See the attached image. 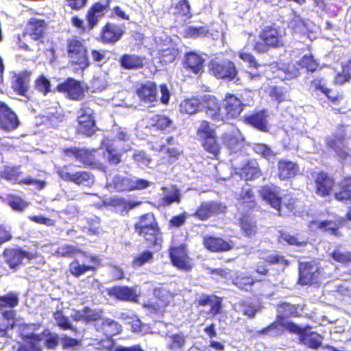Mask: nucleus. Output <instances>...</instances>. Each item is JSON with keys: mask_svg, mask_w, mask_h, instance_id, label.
Instances as JSON below:
<instances>
[{"mask_svg": "<svg viewBox=\"0 0 351 351\" xmlns=\"http://www.w3.org/2000/svg\"><path fill=\"white\" fill-rule=\"evenodd\" d=\"M135 230L139 235L143 236L156 250L161 247L162 241L161 234L152 213L143 215L138 222L136 223Z\"/></svg>", "mask_w": 351, "mask_h": 351, "instance_id": "1", "label": "nucleus"}, {"mask_svg": "<svg viewBox=\"0 0 351 351\" xmlns=\"http://www.w3.org/2000/svg\"><path fill=\"white\" fill-rule=\"evenodd\" d=\"M284 32L273 27H265L261 34L260 42L254 45L258 52L266 51L268 47H277L283 45Z\"/></svg>", "mask_w": 351, "mask_h": 351, "instance_id": "2", "label": "nucleus"}, {"mask_svg": "<svg viewBox=\"0 0 351 351\" xmlns=\"http://www.w3.org/2000/svg\"><path fill=\"white\" fill-rule=\"evenodd\" d=\"M154 294L158 298V302L143 306L151 314H162L165 308L173 303L174 298L178 295V293H171L164 287L156 288Z\"/></svg>", "mask_w": 351, "mask_h": 351, "instance_id": "3", "label": "nucleus"}, {"mask_svg": "<svg viewBox=\"0 0 351 351\" xmlns=\"http://www.w3.org/2000/svg\"><path fill=\"white\" fill-rule=\"evenodd\" d=\"M68 55L70 62L77 65L80 69H84L89 65L86 54V49L82 41L71 39L68 44Z\"/></svg>", "mask_w": 351, "mask_h": 351, "instance_id": "4", "label": "nucleus"}, {"mask_svg": "<svg viewBox=\"0 0 351 351\" xmlns=\"http://www.w3.org/2000/svg\"><path fill=\"white\" fill-rule=\"evenodd\" d=\"M209 69L213 75L218 78L232 80L237 74L234 63L226 58L213 59L210 62Z\"/></svg>", "mask_w": 351, "mask_h": 351, "instance_id": "5", "label": "nucleus"}, {"mask_svg": "<svg viewBox=\"0 0 351 351\" xmlns=\"http://www.w3.org/2000/svg\"><path fill=\"white\" fill-rule=\"evenodd\" d=\"M97 331L103 333L106 337L107 340L105 341L104 348L110 350L113 346V342L110 337L119 334L121 330V326L117 322L108 319L101 317V319L97 320L95 327Z\"/></svg>", "mask_w": 351, "mask_h": 351, "instance_id": "6", "label": "nucleus"}, {"mask_svg": "<svg viewBox=\"0 0 351 351\" xmlns=\"http://www.w3.org/2000/svg\"><path fill=\"white\" fill-rule=\"evenodd\" d=\"M58 174L65 181L73 182L76 184L90 186L93 184L94 178L86 171H77L73 173L69 171V167L64 166L58 168Z\"/></svg>", "mask_w": 351, "mask_h": 351, "instance_id": "7", "label": "nucleus"}, {"mask_svg": "<svg viewBox=\"0 0 351 351\" xmlns=\"http://www.w3.org/2000/svg\"><path fill=\"white\" fill-rule=\"evenodd\" d=\"M299 282L305 285L317 283L321 271L315 263H301L299 267Z\"/></svg>", "mask_w": 351, "mask_h": 351, "instance_id": "8", "label": "nucleus"}, {"mask_svg": "<svg viewBox=\"0 0 351 351\" xmlns=\"http://www.w3.org/2000/svg\"><path fill=\"white\" fill-rule=\"evenodd\" d=\"M60 92L66 93L72 99H81L84 97L86 87L80 82L74 79H67L58 86Z\"/></svg>", "mask_w": 351, "mask_h": 351, "instance_id": "9", "label": "nucleus"}, {"mask_svg": "<svg viewBox=\"0 0 351 351\" xmlns=\"http://www.w3.org/2000/svg\"><path fill=\"white\" fill-rule=\"evenodd\" d=\"M19 125L16 114L5 103L0 101V128L10 132L15 130Z\"/></svg>", "mask_w": 351, "mask_h": 351, "instance_id": "10", "label": "nucleus"}, {"mask_svg": "<svg viewBox=\"0 0 351 351\" xmlns=\"http://www.w3.org/2000/svg\"><path fill=\"white\" fill-rule=\"evenodd\" d=\"M259 195L264 201L280 213L281 211V190L276 186H266L260 189Z\"/></svg>", "mask_w": 351, "mask_h": 351, "instance_id": "11", "label": "nucleus"}, {"mask_svg": "<svg viewBox=\"0 0 351 351\" xmlns=\"http://www.w3.org/2000/svg\"><path fill=\"white\" fill-rule=\"evenodd\" d=\"M78 130L86 135H90L95 131V120L93 110L88 107H84L79 111Z\"/></svg>", "mask_w": 351, "mask_h": 351, "instance_id": "12", "label": "nucleus"}, {"mask_svg": "<svg viewBox=\"0 0 351 351\" xmlns=\"http://www.w3.org/2000/svg\"><path fill=\"white\" fill-rule=\"evenodd\" d=\"M96 150L88 151L86 149L71 148L65 150L66 156H74L77 160L86 165L100 167L101 165L95 161V153Z\"/></svg>", "mask_w": 351, "mask_h": 351, "instance_id": "13", "label": "nucleus"}, {"mask_svg": "<svg viewBox=\"0 0 351 351\" xmlns=\"http://www.w3.org/2000/svg\"><path fill=\"white\" fill-rule=\"evenodd\" d=\"M282 329H285L293 333L299 334L300 337L304 330V328H302L292 322H289L285 319H277L275 322L259 330L258 332L260 335H265L268 334L270 331L277 330L276 332H274V335H276L278 332L281 331Z\"/></svg>", "mask_w": 351, "mask_h": 351, "instance_id": "14", "label": "nucleus"}, {"mask_svg": "<svg viewBox=\"0 0 351 351\" xmlns=\"http://www.w3.org/2000/svg\"><path fill=\"white\" fill-rule=\"evenodd\" d=\"M170 257L173 265L180 269L187 271L192 267L184 245L171 248Z\"/></svg>", "mask_w": 351, "mask_h": 351, "instance_id": "15", "label": "nucleus"}, {"mask_svg": "<svg viewBox=\"0 0 351 351\" xmlns=\"http://www.w3.org/2000/svg\"><path fill=\"white\" fill-rule=\"evenodd\" d=\"M3 257L5 263L11 269H15L22 264L26 258L30 260L34 257L33 254L18 249H5L3 252Z\"/></svg>", "mask_w": 351, "mask_h": 351, "instance_id": "16", "label": "nucleus"}, {"mask_svg": "<svg viewBox=\"0 0 351 351\" xmlns=\"http://www.w3.org/2000/svg\"><path fill=\"white\" fill-rule=\"evenodd\" d=\"M224 118L228 119L238 117L243 110L241 101L234 95H229L224 100Z\"/></svg>", "mask_w": 351, "mask_h": 351, "instance_id": "17", "label": "nucleus"}, {"mask_svg": "<svg viewBox=\"0 0 351 351\" xmlns=\"http://www.w3.org/2000/svg\"><path fill=\"white\" fill-rule=\"evenodd\" d=\"M156 85L154 82L148 81L141 84L136 88V94L141 101L152 103L156 99Z\"/></svg>", "mask_w": 351, "mask_h": 351, "instance_id": "18", "label": "nucleus"}, {"mask_svg": "<svg viewBox=\"0 0 351 351\" xmlns=\"http://www.w3.org/2000/svg\"><path fill=\"white\" fill-rule=\"evenodd\" d=\"M299 172L298 165L292 161L282 159L278 162V177L287 180L295 177Z\"/></svg>", "mask_w": 351, "mask_h": 351, "instance_id": "19", "label": "nucleus"}, {"mask_svg": "<svg viewBox=\"0 0 351 351\" xmlns=\"http://www.w3.org/2000/svg\"><path fill=\"white\" fill-rule=\"evenodd\" d=\"M239 57L243 61L247 62L249 64V66L252 68H256L258 69L257 73H253L252 71H248L246 73V77L250 80H258L260 79L261 74L263 72H265L266 69H273L276 66L268 65V66H261L258 65L254 58L250 53L241 52L239 53Z\"/></svg>", "mask_w": 351, "mask_h": 351, "instance_id": "20", "label": "nucleus"}, {"mask_svg": "<svg viewBox=\"0 0 351 351\" xmlns=\"http://www.w3.org/2000/svg\"><path fill=\"white\" fill-rule=\"evenodd\" d=\"M19 176V171L17 168L6 167L3 171L1 172V178L11 182L24 183L27 184H34L39 189H41L45 186L44 182L37 181L32 180L30 178H27L23 180L19 181L18 176Z\"/></svg>", "mask_w": 351, "mask_h": 351, "instance_id": "21", "label": "nucleus"}, {"mask_svg": "<svg viewBox=\"0 0 351 351\" xmlns=\"http://www.w3.org/2000/svg\"><path fill=\"white\" fill-rule=\"evenodd\" d=\"M224 208L221 204L217 202H204L200 205L194 215L202 220H204L214 214L223 212Z\"/></svg>", "mask_w": 351, "mask_h": 351, "instance_id": "22", "label": "nucleus"}, {"mask_svg": "<svg viewBox=\"0 0 351 351\" xmlns=\"http://www.w3.org/2000/svg\"><path fill=\"white\" fill-rule=\"evenodd\" d=\"M75 321L95 322V327L97 320L101 319V311L93 310L88 307L84 308L82 311H75L71 315Z\"/></svg>", "mask_w": 351, "mask_h": 351, "instance_id": "23", "label": "nucleus"}, {"mask_svg": "<svg viewBox=\"0 0 351 351\" xmlns=\"http://www.w3.org/2000/svg\"><path fill=\"white\" fill-rule=\"evenodd\" d=\"M333 186V180L324 173H318L315 178L316 193L320 196L329 195Z\"/></svg>", "mask_w": 351, "mask_h": 351, "instance_id": "24", "label": "nucleus"}, {"mask_svg": "<svg viewBox=\"0 0 351 351\" xmlns=\"http://www.w3.org/2000/svg\"><path fill=\"white\" fill-rule=\"evenodd\" d=\"M204 60L195 52H189L184 56V66L194 73H198L203 69Z\"/></svg>", "mask_w": 351, "mask_h": 351, "instance_id": "25", "label": "nucleus"}, {"mask_svg": "<svg viewBox=\"0 0 351 351\" xmlns=\"http://www.w3.org/2000/svg\"><path fill=\"white\" fill-rule=\"evenodd\" d=\"M223 141L232 150H237L242 147L244 138L238 129H233L223 135Z\"/></svg>", "mask_w": 351, "mask_h": 351, "instance_id": "26", "label": "nucleus"}, {"mask_svg": "<svg viewBox=\"0 0 351 351\" xmlns=\"http://www.w3.org/2000/svg\"><path fill=\"white\" fill-rule=\"evenodd\" d=\"M123 30L117 25L108 23L103 29L102 39L106 43H115L118 41L122 35Z\"/></svg>", "mask_w": 351, "mask_h": 351, "instance_id": "27", "label": "nucleus"}, {"mask_svg": "<svg viewBox=\"0 0 351 351\" xmlns=\"http://www.w3.org/2000/svg\"><path fill=\"white\" fill-rule=\"evenodd\" d=\"M109 294L121 300L136 301V291L128 287H114L109 290Z\"/></svg>", "mask_w": 351, "mask_h": 351, "instance_id": "28", "label": "nucleus"}, {"mask_svg": "<svg viewBox=\"0 0 351 351\" xmlns=\"http://www.w3.org/2000/svg\"><path fill=\"white\" fill-rule=\"evenodd\" d=\"M206 113L214 120L223 121L224 112L220 108L219 104L215 97L209 96L206 103Z\"/></svg>", "mask_w": 351, "mask_h": 351, "instance_id": "29", "label": "nucleus"}, {"mask_svg": "<svg viewBox=\"0 0 351 351\" xmlns=\"http://www.w3.org/2000/svg\"><path fill=\"white\" fill-rule=\"evenodd\" d=\"M76 257L77 258L75 259L69 265L70 271L73 276L79 277L88 271H93L95 269V266L90 265H86L84 264L85 261L82 260V258H88L86 255V256L78 255Z\"/></svg>", "mask_w": 351, "mask_h": 351, "instance_id": "30", "label": "nucleus"}, {"mask_svg": "<svg viewBox=\"0 0 351 351\" xmlns=\"http://www.w3.org/2000/svg\"><path fill=\"white\" fill-rule=\"evenodd\" d=\"M15 80L12 82V87L15 92L21 95H25L28 90L30 79V73L25 71L14 76Z\"/></svg>", "mask_w": 351, "mask_h": 351, "instance_id": "31", "label": "nucleus"}, {"mask_svg": "<svg viewBox=\"0 0 351 351\" xmlns=\"http://www.w3.org/2000/svg\"><path fill=\"white\" fill-rule=\"evenodd\" d=\"M205 247L212 252L226 251L231 249L230 243L220 238L206 237L204 240Z\"/></svg>", "mask_w": 351, "mask_h": 351, "instance_id": "32", "label": "nucleus"}, {"mask_svg": "<svg viewBox=\"0 0 351 351\" xmlns=\"http://www.w3.org/2000/svg\"><path fill=\"white\" fill-rule=\"evenodd\" d=\"M300 341L311 348H317L322 343V337L317 332H311L310 328H305L300 336Z\"/></svg>", "mask_w": 351, "mask_h": 351, "instance_id": "33", "label": "nucleus"}, {"mask_svg": "<svg viewBox=\"0 0 351 351\" xmlns=\"http://www.w3.org/2000/svg\"><path fill=\"white\" fill-rule=\"evenodd\" d=\"M173 138L169 137L166 139L167 144L160 145L158 149L159 152L167 154L168 161L172 162L182 154V151L177 147H173Z\"/></svg>", "mask_w": 351, "mask_h": 351, "instance_id": "34", "label": "nucleus"}, {"mask_svg": "<svg viewBox=\"0 0 351 351\" xmlns=\"http://www.w3.org/2000/svg\"><path fill=\"white\" fill-rule=\"evenodd\" d=\"M144 59L136 54H125L120 58L121 66L126 69H136L143 66Z\"/></svg>", "mask_w": 351, "mask_h": 351, "instance_id": "35", "label": "nucleus"}, {"mask_svg": "<svg viewBox=\"0 0 351 351\" xmlns=\"http://www.w3.org/2000/svg\"><path fill=\"white\" fill-rule=\"evenodd\" d=\"M113 144L114 141L106 137L101 141V147L106 151V154H104V157L107 158V160L110 164L116 165L120 162V156L116 149L113 148Z\"/></svg>", "mask_w": 351, "mask_h": 351, "instance_id": "36", "label": "nucleus"}, {"mask_svg": "<svg viewBox=\"0 0 351 351\" xmlns=\"http://www.w3.org/2000/svg\"><path fill=\"white\" fill-rule=\"evenodd\" d=\"M45 28V22L41 19H32L28 23L27 29L34 40L40 38L43 35Z\"/></svg>", "mask_w": 351, "mask_h": 351, "instance_id": "37", "label": "nucleus"}, {"mask_svg": "<svg viewBox=\"0 0 351 351\" xmlns=\"http://www.w3.org/2000/svg\"><path fill=\"white\" fill-rule=\"evenodd\" d=\"M326 143L328 147L334 150V152L342 159H344L346 156L349 155V151L343 139L337 138H328L326 140Z\"/></svg>", "mask_w": 351, "mask_h": 351, "instance_id": "38", "label": "nucleus"}, {"mask_svg": "<svg viewBox=\"0 0 351 351\" xmlns=\"http://www.w3.org/2000/svg\"><path fill=\"white\" fill-rule=\"evenodd\" d=\"M40 338L34 334L25 335V343L16 351H41Z\"/></svg>", "mask_w": 351, "mask_h": 351, "instance_id": "39", "label": "nucleus"}, {"mask_svg": "<svg viewBox=\"0 0 351 351\" xmlns=\"http://www.w3.org/2000/svg\"><path fill=\"white\" fill-rule=\"evenodd\" d=\"M240 173L245 180H253L261 176V171L258 163L254 161H250L244 167L241 169Z\"/></svg>", "mask_w": 351, "mask_h": 351, "instance_id": "40", "label": "nucleus"}, {"mask_svg": "<svg viewBox=\"0 0 351 351\" xmlns=\"http://www.w3.org/2000/svg\"><path fill=\"white\" fill-rule=\"evenodd\" d=\"M106 6L101 3H95L88 12L87 19L90 27H93L97 21L104 16Z\"/></svg>", "mask_w": 351, "mask_h": 351, "instance_id": "41", "label": "nucleus"}, {"mask_svg": "<svg viewBox=\"0 0 351 351\" xmlns=\"http://www.w3.org/2000/svg\"><path fill=\"white\" fill-rule=\"evenodd\" d=\"M247 122L254 128L266 131L267 128V114L265 111H261L247 118Z\"/></svg>", "mask_w": 351, "mask_h": 351, "instance_id": "42", "label": "nucleus"}, {"mask_svg": "<svg viewBox=\"0 0 351 351\" xmlns=\"http://www.w3.org/2000/svg\"><path fill=\"white\" fill-rule=\"evenodd\" d=\"M173 14L176 16L184 18L183 20L191 18V8L188 0H178L174 3Z\"/></svg>", "mask_w": 351, "mask_h": 351, "instance_id": "43", "label": "nucleus"}, {"mask_svg": "<svg viewBox=\"0 0 351 351\" xmlns=\"http://www.w3.org/2000/svg\"><path fill=\"white\" fill-rule=\"evenodd\" d=\"M162 204L164 205H169L173 202H180V193L178 189L171 186L170 188L163 187Z\"/></svg>", "mask_w": 351, "mask_h": 351, "instance_id": "44", "label": "nucleus"}, {"mask_svg": "<svg viewBox=\"0 0 351 351\" xmlns=\"http://www.w3.org/2000/svg\"><path fill=\"white\" fill-rule=\"evenodd\" d=\"M186 343V337L182 333L172 334L169 336L168 348L171 351L182 350Z\"/></svg>", "mask_w": 351, "mask_h": 351, "instance_id": "45", "label": "nucleus"}, {"mask_svg": "<svg viewBox=\"0 0 351 351\" xmlns=\"http://www.w3.org/2000/svg\"><path fill=\"white\" fill-rule=\"evenodd\" d=\"M298 306L292 305L289 303H282L278 307L277 319H285V317L289 316H298Z\"/></svg>", "mask_w": 351, "mask_h": 351, "instance_id": "46", "label": "nucleus"}, {"mask_svg": "<svg viewBox=\"0 0 351 351\" xmlns=\"http://www.w3.org/2000/svg\"><path fill=\"white\" fill-rule=\"evenodd\" d=\"M200 106V101L197 98L185 99L180 104V110L182 113L192 114L195 113Z\"/></svg>", "mask_w": 351, "mask_h": 351, "instance_id": "47", "label": "nucleus"}, {"mask_svg": "<svg viewBox=\"0 0 351 351\" xmlns=\"http://www.w3.org/2000/svg\"><path fill=\"white\" fill-rule=\"evenodd\" d=\"M160 61L165 64L172 62L178 55V49L172 45L159 49Z\"/></svg>", "mask_w": 351, "mask_h": 351, "instance_id": "48", "label": "nucleus"}, {"mask_svg": "<svg viewBox=\"0 0 351 351\" xmlns=\"http://www.w3.org/2000/svg\"><path fill=\"white\" fill-rule=\"evenodd\" d=\"M197 135L200 141H204L211 137H216L215 129L206 121H202L197 129Z\"/></svg>", "mask_w": 351, "mask_h": 351, "instance_id": "49", "label": "nucleus"}, {"mask_svg": "<svg viewBox=\"0 0 351 351\" xmlns=\"http://www.w3.org/2000/svg\"><path fill=\"white\" fill-rule=\"evenodd\" d=\"M311 88L315 91H320L327 96V97L335 101L337 99V97L333 94L332 91L326 87L323 80L321 79H315L311 82Z\"/></svg>", "mask_w": 351, "mask_h": 351, "instance_id": "50", "label": "nucleus"}, {"mask_svg": "<svg viewBox=\"0 0 351 351\" xmlns=\"http://www.w3.org/2000/svg\"><path fill=\"white\" fill-rule=\"evenodd\" d=\"M112 182L114 188L119 191L132 190V179L116 176Z\"/></svg>", "mask_w": 351, "mask_h": 351, "instance_id": "51", "label": "nucleus"}, {"mask_svg": "<svg viewBox=\"0 0 351 351\" xmlns=\"http://www.w3.org/2000/svg\"><path fill=\"white\" fill-rule=\"evenodd\" d=\"M154 259L153 253L149 251H144L136 254L133 259L132 264L135 267H140L146 263H150Z\"/></svg>", "mask_w": 351, "mask_h": 351, "instance_id": "52", "label": "nucleus"}, {"mask_svg": "<svg viewBox=\"0 0 351 351\" xmlns=\"http://www.w3.org/2000/svg\"><path fill=\"white\" fill-rule=\"evenodd\" d=\"M351 185V178H346L342 183L341 189L339 192H335L336 199L343 201L346 199L351 200V190L348 187Z\"/></svg>", "mask_w": 351, "mask_h": 351, "instance_id": "53", "label": "nucleus"}, {"mask_svg": "<svg viewBox=\"0 0 351 351\" xmlns=\"http://www.w3.org/2000/svg\"><path fill=\"white\" fill-rule=\"evenodd\" d=\"M40 338V346L42 348V342L49 349L54 348L58 345V337L55 334H51L46 331L40 335H36Z\"/></svg>", "mask_w": 351, "mask_h": 351, "instance_id": "54", "label": "nucleus"}, {"mask_svg": "<svg viewBox=\"0 0 351 351\" xmlns=\"http://www.w3.org/2000/svg\"><path fill=\"white\" fill-rule=\"evenodd\" d=\"M56 254L62 256H86L85 253H82L78 249L68 245L60 246L56 250Z\"/></svg>", "mask_w": 351, "mask_h": 351, "instance_id": "55", "label": "nucleus"}, {"mask_svg": "<svg viewBox=\"0 0 351 351\" xmlns=\"http://www.w3.org/2000/svg\"><path fill=\"white\" fill-rule=\"evenodd\" d=\"M204 149L217 157L220 149V147L216 141V137H211L202 141Z\"/></svg>", "mask_w": 351, "mask_h": 351, "instance_id": "56", "label": "nucleus"}, {"mask_svg": "<svg viewBox=\"0 0 351 351\" xmlns=\"http://www.w3.org/2000/svg\"><path fill=\"white\" fill-rule=\"evenodd\" d=\"M253 149L254 152L264 157L265 158L269 160L271 158H274L276 154L265 144L256 143L253 145Z\"/></svg>", "mask_w": 351, "mask_h": 351, "instance_id": "57", "label": "nucleus"}, {"mask_svg": "<svg viewBox=\"0 0 351 351\" xmlns=\"http://www.w3.org/2000/svg\"><path fill=\"white\" fill-rule=\"evenodd\" d=\"M3 316L6 322L0 324V337H3L5 335V330L8 328H12L15 324V322L14 320V311H6L3 313Z\"/></svg>", "mask_w": 351, "mask_h": 351, "instance_id": "58", "label": "nucleus"}, {"mask_svg": "<svg viewBox=\"0 0 351 351\" xmlns=\"http://www.w3.org/2000/svg\"><path fill=\"white\" fill-rule=\"evenodd\" d=\"M241 227L243 232L247 237H251L256 233V228L255 224L249 217H243L241 221Z\"/></svg>", "mask_w": 351, "mask_h": 351, "instance_id": "59", "label": "nucleus"}, {"mask_svg": "<svg viewBox=\"0 0 351 351\" xmlns=\"http://www.w3.org/2000/svg\"><path fill=\"white\" fill-rule=\"evenodd\" d=\"M19 298L16 293H10L6 295L0 296V307L13 308L17 306Z\"/></svg>", "mask_w": 351, "mask_h": 351, "instance_id": "60", "label": "nucleus"}, {"mask_svg": "<svg viewBox=\"0 0 351 351\" xmlns=\"http://www.w3.org/2000/svg\"><path fill=\"white\" fill-rule=\"evenodd\" d=\"M311 228H323L326 231H330L333 234H336V231L339 228V225L336 222L326 221L322 222L313 221L310 226Z\"/></svg>", "mask_w": 351, "mask_h": 351, "instance_id": "61", "label": "nucleus"}, {"mask_svg": "<svg viewBox=\"0 0 351 351\" xmlns=\"http://www.w3.org/2000/svg\"><path fill=\"white\" fill-rule=\"evenodd\" d=\"M133 158L141 168H145L149 166L152 159L144 152L137 151L133 155Z\"/></svg>", "mask_w": 351, "mask_h": 351, "instance_id": "62", "label": "nucleus"}, {"mask_svg": "<svg viewBox=\"0 0 351 351\" xmlns=\"http://www.w3.org/2000/svg\"><path fill=\"white\" fill-rule=\"evenodd\" d=\"M240 196L241 204H246V207L250 208L254 206V195L250 187H247L246 189H243Z\"/></svg>", "mask_w": 351, "mask_h": 351, "instance_id": "63", "label": "nucleus"}, {"mask_svg": "<svg viewBox=\"0 0 351 351\" xmlns=\"http://www.w3.org/2000/svg\"><path fill=\"white\" fill-rule=\"evenodd\" d=\"M332 257L335 261L343 264L351 263V253L348 252L335 250L332 254Z\"/></svg>", "mask_w": 351, "mask_h": 351, "instance_id": "64", "label": "nucleus"}]
</instances>
